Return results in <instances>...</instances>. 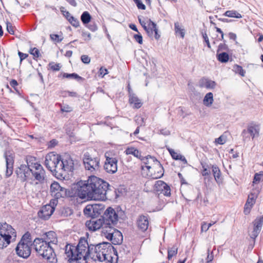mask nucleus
I'll use <instances>...</instances> for the list:
<instances>
[{
	"mask_svg": "<svg viewBox=\"0 0 263 263\" xmlns=\"http://www.w3.org/2000/svg\"><path fill=\"white\" fill-rule=\"evenodd\" d=\"M108 186L107 182L92 176L87 180H81L72 183L68 191V195L87 200H105Z\"/></svg>",
	"mask_w": 263,
	"mask_h": 263,
	"instance_id": "1",
	"label": "nucleus"
},
{
	"mask_svg": "<svg viewBox=\"0 0 263 263\" xmlns=\"http://www.w3.org/2000/svg\"><path fill=\"white\" fill-rule=\"evenodd\" d=\"M45 165L51 172L65 170L64 161L61 159V156L55 152L49 153L46 156Z\"/></svg>",
	"mask_w": 263,
	"mask_h": 263,
	"instance_id": "2",
	"label": "nucleus"
},
{
	"mask_svg": "<svg viewBox=\"0 0 263 263\" xmlns=\"http://www.w3.org/2000/svg\"><path fill=\"white\" fill-rule=\"evenodd\" d=\"M15 230L6 222L0 223V247H7L12 236L16 237Z\"/></svg>",
	"mask_w": 263,
	"mask_h": 263,
	"instance_id": "3",
	"label": "nucleus"
},
{
	"mask_svg": "<svg viewBox=\"0 0 263 263\" xmlns=\"http://www.w3.org/2000/svg\"><path fill=\"white\" fill-rule=\"evenodd\" d=\"M71 253L68 259L69 263H86L90 248L83 249L82 248H69Z\"/></svg>",
	"mask_w": 263,
	"mask_h": 263,
	"instance_id": "4",
	"label": "nucleus"
},
{
	"mask_svg": "<svg viewBox=\"0 0 263 263\" xmlns=\"http://www.w3.org/2000/svg\"><path fill=\"white\" fill-rule=\"evenodd\" d=\"M80 170L79 162L72 159L71 157H67V180L72 182L79 177Z\"/></svg>",
	"mask_w": 263,
	"mask_h": 263,
	"instance_id": "5",
	"label": "nucleus"
},
{
	"mask_svg": "<svg viewBox=\"0 0 263 263\" xmlns=\"http://www.w3.org/2000/svg\"><path fill=\"white\" fill-rule=\"evenodd\" d=\"M50 192L53 199L50 200V203L53 205H57L59 200L64 201L66 196V189L62 187L60 184L56 181H54L50 185Z\"/></svg>",
	"mask_w": 263,
	"mask_h": 263,
	"instance_id": "6",
	"label": "nucleus"
},
{
	"mask_svg": "<svg viewBox=\"0 0 263 263\" xmlns=\"http://www.w3.org/2000/svg\"><path fill=\"white\" fill-rule=\"evenodd\" d=\"M101 217L107 230L114 229L112 226L117 224L119 218L118 213L111 207L107 208Z\"/></svg>",
	"mask_w": 263,
	"mask_h": 263,
	"instance_id": "7",
	"label": "nucleus"
},
{
	"mask_svg": "<svg viewBox=\"0 0 263 263\" xmlns=\"http://www.w3.org/2000/svg\"><path fill=\"white\" fill-rule=\"evenodd\" d=\"M36 252L49 263H57L58 259L53 248H35Z\"/></svg>",
	"mask_w": 263,
	"mask_h": 263,
	"instance_id": "8",
	"label": "nucleus"
},
{
	"mask_svg": "<svg viewBox=\"0 0 263 263\" xmlns=\"http://www.w3.org/2000/svg\"><path fill=\"white\" fill-rule=\"evenodd\" d=\"M90 220L86 222L85 225L87 228L92 231H96L101 228L102 229V233L106 234L108 231L106 226L104 224V222L102 218L96 219V217H90Z\"/></svg>",
	"mask_w": 263,
	"mask_h": 263,
	"instance_id": "9",
	"label": "nucleus"
},
{
	"mask_svg": "<svg viewBox=\"0 0 263 263\" xmlns=\"http://www.w3.org/2000/svg\"><path fill=\"white\" fill-rule=\"evenodd\" d=\"M83 163L85 168L91 172L93 173L99 169V159L98 158L91 157L88 153L84 154Z\"/></svg>",
	"mask_w": 263,
	"mask_h": 263,
	"instance_id": "10",
	"label": "nucleus"
},
{
	"mask_svg": "<svg viewBox=\"0 0 263 263\" xmlns=\"http://www.w3.org/2000/svg\"><path fill=\"white\" fill-rule=\"evenodd\" d=\"M259 134V128L255 125H249L247 129H243L241 133L243 141L244 142L249 141L251 137L252 139L256 136H258Z\"/></svg>",
	"mask_w": 263,
	"mask_h": 263,
	"instance_id": "11",
	"label": "nucleus"
},
{
	"mask_svg": "<svg viewBox=\"0 0 263 263\" xmlns=\"http://www.w3.org/2000/svg\"><path fill=\"white\" fill-rule=\"evenodd\" d=\"M259 192V189H253L248 195V198L244 208V213L246 215L250 213L251 209L255 203L256 199Z\"/></svg>",
	"mask_w": 263,
	"mask_h": 263,
	"instance_id": "12",
	"label": "nucleus"
},
{
	"mask_svg": "<svg viewBox=\"0 0 263 263\" xmlns=\"http://www.w3.org/2000/svg\"><path fill=\"white\" fill-rule=\"evenodd\" d=\"M105 235L106 238L109 239L114 245H120L122 241L123 237L121 233L118 231H116L115 229L108 230Z\"/></svg>",
	"mask_w": 263,
	"mask_h": 263,
	"instance_id": "13",
	"label": "nucleus"
},
{
	"mask_svg": "<svg viewBox=\"0 0 263 263\" xmlns=\"http://www.w3.org/2000/svg\"><path fill=\"white\" fill-rule=\"evenodd\" d=\"M55 205H53L52 203H50L48 204L42 206L38 212V216L43 220L48 219L53 214Z\"/></svg>",
	"mask_w": 263,
	"mask_h": 263,
	"instance_id": "14",
	"label": "nucleus"
},
{
	"mask_svg": "<svg viewBox=\"0 0 263 263\" xmlns=\"http://www.w3.org/2000/svg\"><path fill=\"white\" fill-rule=\"evenodd\" d=\"M106 160L104 168L105 171L110 174H114L117 171L118 160L116 158L109 157L105 154Z\"/></svg>",
	"mask_w": 263,
	"mask_h": 263,
	"instance_id": "15",
	"label": "nucleus"
},
{
	"mask_svg": "<svg viewBox=\"0 0 263 263\" xmlns=\"http://www.w3.org/2000/svg\"><path fill=\"white\" fill-rule=\"evenodd\" d=\"M102 209L101 204L87 205L84 210V213L89 217H96L101 214Z\"/></svg>",
	"mask_w": 263,
	"mask_h": 263,
	"instance_id": "16",
	"label": "nucleus"
},
{
	"mask_svg": "<svg viewBox=\"0 0 263 263\" xmlns=\"http://www.w3.org/2000/svg\"><path fill=\"white\" fill-rule=\"evenodd\" d=\"M156 163L153 165L152 168L150 170L147 175L153 179L160 178L163 176L164 173L163 167L160 162H156Z\"/></svg>",
	"mask_w": 263,
	"mask_h": 263,
	"instance_id": "17",
	"label": "nucleus"
},
{
	"mask_svg": "<svg viewBox=\"0 0 263 263\" xmlns=\"http://www.w3.org/2000/svg\"><path fill=\"white\" fill-rule=\"evenodd\" d=\"M154 190L158 194H162L165 196H170L171 189L170 186L162 180L157 181L154 185Z\"/></svg>",
	"mask_w": 263,
	"mask_h": 263,
	"instance_id": "18",
	"label": "nucleus"
},
{
	"mask_svg": "<svg viewBox=\"0 0 263 263\" xmlns=\"http://www.w3.org/2000/svg\"><path fill=\"white\" fill-rule=\"evenodd\" d=\"M32 168L27 166L25 164H22L16 171L18 176L23 181L31 179V172Z\"/></svg>",
	"mask_w": 263,
	"mask_h": 263,
	"instance_id": "19",
	"label": "nucleus"
},
{
	"mask_svg": "<svg viewBox=\"0 0 263 263\" xmlns=\"http://www.w3.org/2000/svg\"><path fill=\"white\" fill-rule=\"evenodd\" d=\"M6 162V176L8 177L10 176L13 173V167L14 163L13 156L11 152L5 151L4 154Z\"/></svg>",
	"mask_w": 263,
	"mask_h": 263,
	"instance_id": "20",
	"label": "nucleus"
},
{
	"mask_svg": "<svg viewBox=\"0 0 263 263\" xmlns=\"http://www.w3.org/2000/svg\"><path fill=\"white\" fill-rule=\"evenodd\" d=\"M45 176V171L41 164H37L35 168H32L31 172V179L34 177V179L39 182H44Z\"/></svg>",
	"mask_w": 263,
	"mask_h": 263,
	"instance_id": "21",
	"label": "nucleus"
},
{
	"mask_svg": "<svg viewBox=\"0 0 263 263\" xmlns=\"http://www.w3.org/2000/svg\"><path fill=\"white\" fill-rule=\"evenodd\" d=\"M42 235L45 245H47V247H51L50 245L51 244H57L58 240L57 238V235L54 232L50 231L46 232Z\"/></svg>",
	"mask_w": 263,
	"mask_h": 263,
	"instance_id": "22",
	"label": "nucleus"
},
{
	"mask_svg": "<svg viewBox=\"0 0 263 263\" xmlns=\"http://www.w3.org/2000/svg\"><path fill=\"white\" fill-rule=\"evenodd\" d=\"M254 227L253 231L250 234V236L252 238H255L261 231L262 226L263 224V216L259 218H257L255 220Z\"/></svg>",
	"mask_w": 263,
	"mask_h": 263,
	"instance_id": "23",
	"label": "nucleus"
},
{
	"mask_svg": "<svg viewBox=\"0 0 263 263\" xmlns=\"http://www.w3.org/2000/svg\"><path fill=\"white\" fill-rule=\"evenodd\" d=\"M137 224L139 229L142 231L144 232L147 230L149 224L147 216L143 215L139 216L137 220Z\"/></svg>",
	"mask_w": 263,
	"mask_h": 263,
	"instance_id": "24",
	"label": "nucleus"
},
{
	"mask_svg": "<svg viewBox=\"0 0 263 263\" xmlns=\"http://www.w3.org/2000/svg\"><path fill=\"white\" fill-rule=\"evenodd\" d=\"M105 257L106 259L104 260L107 263H117L118 259V255L117 253V250L115 248H111L109 249L108 252V255Z\"/></svg>",
	"mask_w": 263,
	"mask_h": 263,
	"instance_id": "25",
	"label": "nucleus"
},
{
	"mask_svg": "<svg viewBox=\"0 0 263 263\" xmlns=\"http://www.w3.org/2000/svg\"><path fill=\"white\" fill-rule=\"evenodd\" d=\"M32 239L31 233L27 231L23 235L16 247H19L20 245L23 247L25 246L26 247H31L32 246Z\"/></svg>",
	"mask_w": 263,
	"mask_h": 263,
	"instance_id": "26",
	"label": "nucleus"
},
{
	"mask_svg": "<svg viewBox=\"0 0 263 263\" xmlns=\"http://www.w3.org/2000/svg\"><path fill=\"white\" fill-rule=\"evenodd\" d=\"M216 83L206 78H202L199 82V86L201 88L213 89L216 87Z\"/></svg>",
	"mask_w": 263,
	"mask_h": 263,
	"instance_id": "27",
	"label": "nucleus"
},
{
	"mask_svg": "<svg viewBox=\"0 0 263 263\" xmlns=\"http://www.w3.org/2000/svg\"><path fill=\"white\" fill-rule=\"evenodd\" d=\"M17 255L23 258H27L31 254V248H15Z\"/></svg>",
	"mask_w": 263,
	"mask_h": 263,
	"instance_id": "28",
	"label": "nucleus"
},
{
	"mask_svg": "<svg viewBox=\"0 0 263 263\" xmlns=\"http://www.w3.org/2000/svg\"><path fill=\"white\" fill-rule=\"evenodd\" d=\"M142 160L145 164V167L147 168L148 172L152 168L153 165H154L156 162H159L156 158L151 156H147L142 159Z\"/></svg>",
	"mask_w": 263,
	"mask_h": 263,
	"instance_id": "29",
	"label": "nucleus"
},
{
	"mask_svg": "<svg viewBox=\"0 0 263 263\" xmlns=\"http://www.w3.org/2000/svg\"><path fill=\"white\" fill-rule=\"evenodd\" d=\"M168 151L171 154L173 159L176 160H181L183 162L184 164H187V162L184 156L181 154L176 152L174 149L172 148H168Z\"/></svg>",
	"mask_w": 263,
	"mask_h": 263,
	"instance_id": "30",
	"label": "nucleus"
},
{
	"mask_svg": "<svg viewBox=\"0 0 263 263\" xmlns=\"http://www.w3.org/2000/svg\"><path fill=\"white\" fill-rule=\"evenodd\" d=\"M129 98V103L134 104V107L139 108L141 106L142 103L141 100L136 96L135 94L130 93Z\"/></svg>",
	"mask_w": 263,
	"mask_h": 263,
	"instance_id": "31",
	"label": "nucleus"
},
{
	"mask_svg": "<svg viewBox=\"0 0 263 263\" xmlns=\"http://www.w3.org/2000/svg\"><path fill=\"white\" fill-rule=\"evenodd\" d=\"M212 173L214 177L215 180L217 183L221 182V172L220 169L216 165H212L211 166Z\"/></svg>",
	"mask_w": 263,
	"mask_h": 263,
	"instance_id": "32",
	"label": "nucleus"
},
{
	"mask_svg": "<svg viewBox=\"0 0 263 263\" xmlns=\"http://www.w3.org/2000/svg\"><path fill=\"white\" fill-rule=\"evenodd\" d=\"M147 24L148 28L151 29V31L152 32V35L153 34V32H154L155 39L158 40L160 37V35L158 33V30L157 28L156 24L153 22L151 19H148L147 21Z\"/></svg>",
	"mask_w": 263,
	"mask_h": 263,
	"instance_id": "33",
	"label": "nucleus"
},
{
	"mask_svg": "<svg viewBox=\"0 0 263 263\" xmlns=\"http://www.w3.org/2000/svg\"><path fill=\"white\" fill-rule=\"evenodd\" d=\"M213 95L212 92L207 93L204 96L203 100V104L207 106H211L213 103Z\"/></svg>",
	"mask_w": 263,
	"mask_h": 263,
	"instance_id": "34",
	"label": "nucleus"
},
{
	"mask_svg": "<svg viewBox=\"0 0 263 263\" xmlns=\"http://www.w3.org/2000/svg\"><path fill=\"white\" fill-rule=\"evenodd\" d=\"M26 160L27 165V166L31 168H35L37 164H40L36 162V158L31 156H27L26 158Z\"/></svg>",
	"mask_w": 263,
	"mask_h": 263,
	"instance_id": "35",
	"label": "nucleus"
},
{
	"mask_svg": "<svg viewBox=\"0 0 263 263\" xmlns=\"http://www.w3.org/2000/svg\"><path fill=\"white\" fill-rule=\"evenodd\" d=\"M126 155H132L135 157L140 159L141 153L137 148L135 147H128L125 151Z\"/></svg>",
	"mask_w": 263,
	"mask_h": 263,
	"instance_id": "36",
	"label": "nucleus"
},
{
	"mask_svg": "<svg viewBox=\"0 0 263 263\" xmlns=\"http://www.w3.org/2000/svg\"><path fill=\"white\" fill-rule=\"evenodd\" d=\"M107 243L103 242L102 243H99L96 245H88L87 240L85 237H81L79 241V243L77 245L76 247H85L86 245H87V247H99L102 244H107Z\"/></svg>",
	"mask_w": 263,
	"mask_h": 263,
	"instance_id": "37",
	"label": "nucleus"
},
{
	"mask_svg": "<svg viewBox=\"0 0 263 263\" xmlns=\"http://www.w3.org/2000/svg\"><path fill=\"white\" fill-rule=\"evenodd\" d=\"M175 31L176 34H180V36L183 39L185 35L184 29L181 26L179 22H176L174 24Z\"/></svg>",
	"mask_w": 263,
	"mask_h": 263,
	"instance_id": "38",
	"label": "nucleus"
},
{
	"mask_svg": "<svg viewBox=\"0 0 263 263\" xmlns=\"http://www.w3.org/2000/svg\"><path fill=\"white\" fill-rule=\"evenodd\" d=\"M202 166L201 174L204 177H208L211 175L210 167L208 164L205 163L201 162Z\"/></svg>",
	"mask_w": 263,
	"mask_h": 263,
	"instance_id": "39",
	"label": "nucleus"
},
{
	"mask_svg": "<svg viewBox=\"0 0 263 263\" xmlns=\"http://www.w3.org/2000/svg\"><path fill=\"white\" fill-rule=\"evenodd\" d=\"M224 16L230 17H235L240 18L242 17V15L239 12L235 10L227 11L223 14Z\"/></svg>",
	"mask_w": 263,
	"mask_h": 263,
	"instance_id": "40",
	"label": "nucleus"
},
{
	"mask_svg": "<svg viewBox=\"0 0 263 263\" xmlns=\"http://www.w3.org/2000/svg\"><path fill=\"white\" fill-rule=\"evenodd\" d=\"M91 16L87 11L84 12L81 16V20L84 24H87L90 22Z\"/></svg>",
	"mask_w": 263,
	"mask_h": 263,
	"instance_id": "41",
	"label": "nucleus"
},
{
	"mask_svg": "<svg viewBox=\"0 0 263 263\" xmlns=\"http://www.w3.org/2000/svg\"><path fill=\"white\" fill-rule=\"evenodd\" d=\"M69 13L67 11V20H68L69 23L74 27H78L79 26V21L77 18L73 16H69Z\"/></svg>",
	"mask_w": 263,
	"mask_h": 263,
	"instance_id": "42",
	"label": "nucleus"
},
{
	"mask_svg": "<svg viewBox=\"0 0 263 263\" xmlns=\"http://www.w3.org/2000/svg\"><path fill=\"white\" fill-rule=\"evenodd\" d=\"M217 59L221 63H226L229 61V55L226 52H222L217 54Z\"/></svg>",
	"mask_w": 263,
	"mask_h": 263,
	"instance_id": "43",
	"label": "nucleus"
},
{
	"mask_svg": "<svg viewBox=\"0 0 263 263\" xmlns=\"http://www.w3.org/2000/svg\"><path fill=\"white\" fill-rule=\"evenodd\" d=\"M263 181V171H261L254 175L253 183L256 184Z\"/></svg>",
	"mask_w": 263,
	"mask_h": 263,
	"instance_id": "44",
	"label": "nucleus"
},
{
	"mask_svg": "<svg viewBox=\"0 0 263 263\" xmlns=\"http://www.w3.org/2000/svg\"><path fill=\"white\" fill-rule=\"evenodd\" d=\"M32 247H36L37 245H40V247H43L44 245H45V242L43 239V235H42L41 238H35L33 241H32Z\"/></svg>",
	"mask_w": 263,
	"mask_h": 263,
	"instance_id": "45",
	"label": "nucleus"
},
{
	"mask_svg": "<svg viewBox=\"0 0 263 263\" xmlns=\"http://www.w3.org/2000/svg\"><path fill=\"white\" fill-rule=\"evenodd\" d=\"M67 78H70L72 79H75L78 82H82L84 80V78L79 76L78 74L73 73L71 74L67 73Z\"/></svg>",
	"mask_w": 263,
	"mask_h": 263,
	"instance_id": "46",
	"label": "nucleus"
},
{
	"mask_svg": "<svg viewBox=\"0 0 263 263\" xmlns=\"http://www.w3.org/2000/svg\"><path fill=\"white\" fill-rule=\"evenodd\" d=\"M167 258L171 259L172 257L177 253V248H171L170 249H167Z\"/></svg>",
	"mask_w": 263,
	"mask_h": 263,
	"instance_id": "47",
	"label": "nucleus"
},
{
	"mask_svg": "<svg viewBox=\"0 0 263 263\" xmlns=\"http://www.w3.org/2000/svg\"><path fill=\"white\" fill-rule=\"evenodd\" d=\"M29 52L30 54L33 55L34 59L39 58L41 55L39 49L35 47L30 48Z\"/></svg>",
	"mask_w": 263,
	"mask_h": 263,
	"instance_id": "48",
	"label": "nucleus"
},
{
	"mask_svg": "<svg viewBox=\"0 0 263 263\" xmlns=\"http://www.w3.org/2000/svg\"><path fill=\"white\" fill-rule=\"evenodd\" d=\"M48 66L53 71H59L61 67L60 64H54V63H50Z\"/></svg>",
	"mask_w": 263,
	"mask_h": 263,
	"instance_id": "49",
	"label": "nucleus"
},
{
	"mask_svg": "<svg viewBox=\"0 0 263 263\" xmlns=\"http://www.w3.org/2000/svg\"><path fill=\"white\" fill-rule=\"evenodd\" d=\"M235 72L239 73L241 76H245V71L243 69L242 67L240 66L236 65L234 67Z\"/></svg>",
	"mask_w": 263,
	"mask_h": 263,
	"instance_id": "50",
	"label": "nucleus"
},
{
	"mask_svg": "<svg viewBox=\"0 0 263 263\" xmlns=\"http://www.w3.org/2000/svg\"><path fill=\"white\" fill-rule=\"evenodd\" d=\"M104 248H102L101 250H99V251H98L96 250V251H95V255H93L92 258L95 260L97 259L98 260H99V255H100V257L102 258L103 256V253H104Z\"/></svg>",
	"mask_w": 263,
	"mask_h": 263,
	"instance_id": "51",
	"label": "nucleus"
},
{
	"mask_svg": "<svg viewBox=\"0 0 263 263\" xmlns=\"http://www.w3.org/2000/svg\"><path fill=\"white\" fill-rule=\"evenodd\" d=\"M139 9L145 10V6L142 3L141 0H134Z\"/></svg>",
	"mask_w": 263,
	"mask_h": 263,
	"instance_id": "52",
	"label": "nucleus"
},
{
	"mask_svg": "<svg viewBox=\"0 0 263 263\" xmlns=\"http://www.w3.org/2000/svg\"><path fill=\"white\" fill-rule=\"evenodd\" d=\"M104 253H103V256L101 258L100 257V255L99 256V261H103L104 260L106 259V258H105L106 255H108V252H109V248H105L104 249Z\"/></svg>",
	"mask_w": 263,
	"mask_h": 263,
	"instance_id": "53",
	"label": "nucleus"
},
{
	"mask_svg": "<svg viewBox=\"0 0 263 263\" xmlns=\"http://www.w3.org/2000/svg\"><path fill=\"white\" fill-rule=\"evenodd\" d=\"M50 36L51 39L52 41H55L56 42L59 43V42H60L62 40V39L61 38L59 35L56 34H51Z\"/></svg>",
	"mask_w": 263,
	"mask_h": 263,
	"instance_id": "54",
	"label": "nucleus"
},
{
	"mask_svg": "<svg viewBox=\"0 0 263 263\" xmlns=\"http://www.w3.org/2000/svg\"><path fill=\"white\" fill-rule=\"evenodd\" d=\"M7 30L8 32L11 34H13L14 33L13 27L9 22L7 23Z\"/></svg>",
	"mask_w": 263,
	"mask_h": 263,
	"instance_id": "55",
	"label": "nucleus"
},
{
	"mask_svg": "<svg viewBox=\"0 0 263 263\" xmlns=\"http://www.w3.org/2000/svg\"><path fill=\"white\" fill-rule=\"evenodd\" d=\"M58 144V141L55 139L50 140L47 144L48 148H52Z\"/></svg>",
	"mask_w": 263,
	"mask_h": 263,
	"instance_id": "56",
	"label": "nucleus"
},
{
	"mask_svg": "<svg viewBox=\"0 0 263 263\" xmlns=\"http://www.w3.org/2000/svg\"><path fill=\"white\" fill-rule=\"evenodd\" d=\"M135 40L140 44H142L143 43V38L141 34H135L134 36Z\"/></svg>",
	"mask_w": 263,
	"mask_h": 263,
	"instance_id": "57",
	"label": "nucleus"
},
{
	"mask_svg": "<svg viewBox=\"0 0 263 263\" xmlns=\"http://www.w3.org/2000/svg\"><path fill=\"white\" fill-rule=\"evenodd\" d=\"M81 60L82 61L85 63V64H88L90 63V58L87 55H82L81 56Z\"/></svg>",
	"mask_w": 263,
	"mask_h": 263,
	"instance_id": "58",
	"label": "nucleus"
},
{
	"mask_svg": "<svg viewBox=\"0 0 263 263\" xmlns=\"http://www.w3.org/2000/svg\"><path fill=\"white\" fill-rule=\"evenodd\" d=\"M215 142L219 144H223L226 143V140L223 136H221L215 140Z\"/></svg>",
	"mask_w": 263,
	"mask_h": 263,
	"instance_id": "59",
	"label": "nucleus"
},
{
	"mask_svg": "<svg viewBox=\"0 0 263 263\" xmlns=\"http://www.w3.org/2000/svg\"><path fill=\"white\" fill-rule=\"evenodd\" d=\"M108 73V70L106 68L101 67L99 70V76H101L103 77L105 75Z\"/></svg>",
	"mask_w": 263,
	"mask_h": 263,
	"instance_id": "60",
	"label": "nucleus"
},
{
	"mask_svg": "<svg viewBox=\"0 0 263 263\" xmlns=\"http://www.w3.org/2000/svg\"><path fill=\"white\" fill-rule=\"evenodd\" d=\"M202 36H203V38L205 42L206 43L208 48H211V45H210V43L209 42V37H208L206 33H203L202 34Z\"/></svg>",
	"mask_w": 263,
	"mask_h": 263,
	"instance_id": "61",
	"label": "nucleus"
},
{
	"mask_svg": "<svg viewBox=\"0 0 263 263\" xmlns=\"http://www.w3.org/2000/svg\"><path fill=\"white\" fill-rule=\"evenodd\" d=\"M18 54L20 57L21 62H22L23 60L25 59L28 56V55L27 54L24 53L21 51L18 52Z\"/></svg>",
	"mask_w": 263,
	"mask_h": 263,
	"instance_id": "62",
	"label": "nucleus"
},
{
	"mask_svg": "<svg viewBox=\"0 0 263 263\" xmlns=\"http://www.w3.org/2000/svg\"><path fill=\"white\" fill-rule=\"evenodd\" d=\"M147 23L144 24V26H142L144 29L146 31L147 33L149 36H152V32L151 31V29L148 28V26H146Z\"/></svg>",
	"mask_w": 263,
	"mask_h": 263,
	"instance_id": "63",
	"label": "nucleus"
},
{
	"mask_svg": "<svg viewBox=\"0 0 263 263\" xmlns=\"http://www.w3.org/2000/svg\"><path fill=\"white\" fill-rule=\"evenodd\" d=\"M209 228L208 227V224L206 222H203L202 223L201 227V231L206 232L209 230Z\"/></svg>",
	"mask_w": 263,
	"mask_h": 263,
	"instance_id": "64",
	"label": "nucleus"
}]
</instances>
